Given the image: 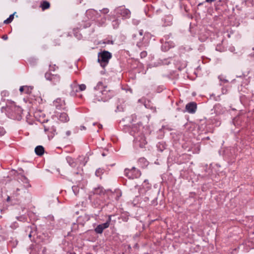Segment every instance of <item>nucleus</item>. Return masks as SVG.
I'll use <instances>...</instances> for the list:
<instances>
[{"instance_id": "obj_23", "label": "nucleus", "mask_w": 254, "mask_h": 254, "mask_svg": "<svg viewBox=\"0 0 254 254\" xmlns=\"http://www.w3.org/2000/svg\"><path fill=\"white\" fill-rule=\"evenodd\" d=\"M104 173L103 169L99 168L96 171L95 175L97 177H100Z\"/></svg>"}, {"instance_id": "obj_10", "label": "nucleus", "mask_w": 254, "mask_h": 254, "mask_svg": "<svg viewBox=\"0 0 254 254\" xmlns=\"http://www.w3.org/2000/svg\"><path fill=\"white\" fill-rule=\"evenodd\" d=\"M197 109V104L194 102H191L188 103L186 106V111L190 114H194Z\"/></svg>"}, {"instance_id": "obj_1", "label": "nucleus", "mask_w": 254, "mask_h": 254, "mask_svg": "<svg viewBox=\"0 0 254 254\" xmlns=\"http://www.w3.org/2000/svg\"><path fill=\"white\" fill-rule=\"evenodd\" d=\"M106 86L101 81L97 83L94 87V100L97 101L106 102L114 95L113 91L107 90Z\"/></svg>"}, {"instance_id": "obj_22", "label": "nucleus", "mask_w": 254, "mask_h": 254, "mask_svg": "<svg viewBox=\"0 0 254 254\" xmlns=\"http://www.w3.org/2000/svg\"><path fill=\"white\" fill-rule=\"evenodd\" d=\"M138 162L142 163L144 166H147L148 165V161L144 158H140L138 160Z\"/></svg>"}, {"instance_id": "obj_4", "label": "nucleus", "mask_w": 254, "mask_h": 254, "mask_svg": "<svg viewBox=\"0 0 254 254\" xmlns=\"http://www.w3.org/2000/svg\"><path fill=\"white\" fill-rule=\"evenodd\" d=\"M125 175L128 179H133L139 177L141 175L140 171L135 167L131 169H126L125 170Z\"/></svg>"}, {"instance_id": "obj_25", "label": "nucleus", "mask_w": 254, "mask_h": 254, "mask_svg": "<svg viewBox=\"0 0 254 254\" xmlns=\"http://www.w3.org/2000/svg\"><path fill=\"white\" fill-rule=\"evenodd\" d=\"M86 86L84 84H81L78 85L79 92L84 91L86 89Z\"/></svg>"}, {"instance_id": "obj_38", "label": "nucleus", "mask_w": 254, "mask_h": 254, "mask_svg": "<svg viewBox=\"0 0 254 254\" xmlns=\"http://www.w3.org/2000/svg\"><path fill=\"white\" fill-rule=\"evenodd\" d=\"M117 110L120 112L123 111L124 110L122 107H120L119 106L117 107Z\"/></svg>"}, {"instance_id": "obj_45", "label": "nucleus", "mask_w": 254, "mask_h": 254, "mask_svg": "<svg viewBox=\"0 0 254 254\" xmlns=\"http://www.w3.org/2000/svg\"><path fill=\"white\" fill-rule=\"evenodd\" d=\"M38 112H35V115L34 116H35V117L37 118V117L38 116Z\"/></svg>"}, {"instance_id": "obj_9", "label": "nucleus", "mask_w": 254, "mask_h": 254, "mask_svg": "<svg viewBox=\"0 0 254 254\" xmlns=\"http://www.w3.org/2000/svg\"><path fill=\"white\" fill-rule=\"evenodd\" d=\"M54 106H55L56 108L58 110L64 109H65V102L62 98H57L53 102Z\"/></svg>"}, {"instance_id": "obj_6", "label": "nucleus", "mask_w": 254, "mask_h": 254, "mask_svg": "<svg viewBox=\"0 0 254 254\" xmlns=\"http://www.w3.org/2000/svg\"><path fill=\"white\" fill-rule=\"evenodd\" d=\"M115 12L117 14L120 15L123 17V18H128L130 16V11L128 9L123 6L117 7L115 9Z\"/></svg>"}, {"instance_id": "obj_43", "label": "nucleus", "mask_w": 254, "mask_h": 254, "mask_svg": "<svg viewBox=\"0 0 254 254\" xmlns=\"http://www.w3.org/2000/svg\"><path fill=\"white\" fill-rule=\"evenodd\" d=\"M67 160L69 163V161H72V159L71 158H67Z\"/></svg>"}, {"instance_id": "obj_47", "label": "nucleus", "mask_w": 254, "mask_h": 254, "mask_svg": "<svg viewBox=\"0 0 254 254\" xmlns=\"http://www.w3.org/2000/svg\"><path fill=\"white\" fill-rule=\"evenodd\" d=\"M81 127V129H85V127H84V126H82Z\"/></svg>"}, {"instance_id": "obj_31", "label": "nucleus", "mask_w": 254, "mask_h": 254, "mask_svg": "<svg viewBox=\"0 0 254 254\" xmlns=\"http://www.w3.org/2000/svg\"><path fill=\"white\" fill-rule=\"evenodd\" d=\"M9 93L6 91H3L1 92V95L2 96H8Z\"/></svg>"}, {"instance_id": "obj_46", "label": "nucleus", "mask_w": 254, "mask_h": 254, "mask_svg": "<svg viewBox=\"0 0 254 254\" xmlns=\"http://www.w3.org/2000/svg\"><path fill=\"white\" fill-rule=\"evenodd\" d=\"M136 34H134L132 35V38L133 39H135V38L136 37Z\"/></svg>"}, {"instance_id": "obj_11", "label": "nucleus", "mask_w": 254, "mask_h": 254, "mask_svg": "<svg viewBox=\"0 0 254 254\" xmlns=\"http://www.w3.org/2000/svg\"><path fill=\"white\" fill-rule=\"evenodd\" d=\"M58 119L62 122L66 123L69 120V118L67 114L65 113H61L58 116Z\"/></svg>"}, {"instance_id": "obj_40", "label": "nucleus", "mask_w": 254, "mask_h": 254, "mask_svg": "<svg viewBox=\"0 0 254 254\" xmlns=\"http://www.w3.org/2000/svg\"><path fill=\"white\" fill-rule=\"evenodd\" d=\"M216 0H205L206 2L211 3L212 2H213L215 1Z\"/></svg>"}, {"instance_id": "obj_29", "label": "nucleus", "mask_w": 254, "mask_h": 254, "mask_svg": "<svg viewBox=\"0 0 254 254\" xmlns=\"http://www.w3.org/2000/svg\"><path fill=\"white\" fill-rule=\"evenodd\" d=\"M5 133L4 129L2 127H0V136L3 135Z\"/></svg>"}, {"instance_id": "obj_7", "label": "nucleus", "mask_w": 254, "mask_h": 254, "mask_svg": "<svg viewBox=\"0 0 254 254\" xmlns=\"http://www.w3.org/2000/svg\"><path fill=\"white\" fill-rule=\"evenodd\" d=\"M111 221V216L109 215L107 221L103 224L98 225L94 229L95 232L97 234H102L103 230L108 228Z\"/></svg>"}, {"instance_id": "obj_36", "label": "nucleus", "mask_w": 254, "mask_h": 254, "mask_svg": "<svg viewBox=\"0 0 254 254\" xmlns=\"http://www.w3.org/2000/svg\"><path fill=\"white\" fill-rule=\"evenodd\" d=\"M167 45H168V43H165L163 46H162V49L164 48V47H165V50H167L168 49L166 48V47L167 46Z\"/></svg>"}, {"instance_id": "obj_26", "label": "nucleus", "mask_w": 254, "mask_h": 254, "mask_svg": "<svg viewBox=\"0 0 254 254\" xmlns=\"http://www.w3.org/2000/svg\"><path fill=\"white\" fill-rule=\"evenodd\" d=\"M72 190L75 195H77L79 192V189L77 186H73L72 187Z\"/></svg>"}, {"instance_id": "obj_39", "label": "nucleus", "mask_w": 254, "mask_h": 254, "mask_svg": "<svg viewBox=\"0 0 254 254\" xmlns=\"http://www.w3.org/2000/svg\"><path fill=\"white\" fill-rule=\"evenodd\" d=\"M65 134H66V136H69V135H70V134H71V132H70V131L68 130V131H67L65 132Z\"/></svg>"}, {"instance_id": "obj_20", "label": "nucleus", "mask_w": 254, "mask_h": 254, "mask_svg": "<svg viewBox=\"0 0 254 254\" xmlns=\"http://www.w3.org/2000/svg\"><path fill=\"white\" fill-rule=\"evenodd\" d=\"M120 23V21L118 19L113 20L112 22V26L114 29L117 28Z\"/></svg>"}, {"instance_id": "obj_3", "label": "nucleus", "mask_w": 254, "mask_h": 254, "mask_svg": "<svg viewBox=\"0 0 254 254\" xmlns=\"http://www.w3.org/2000/svg\"><path fill=\"white\" fill-rule=\"evenodd\" d=\"M45 77L47 80H49L53 85H58L61 81V77L59 74H54L50 72H46Z\"/></svg>"}, {"instance_id": "obj_21", "label": "nucleus", "mask_w": 254, "mask_h": 254, "mask_svg": "<svg viewBox=\"0 0 254 254\" xmlns=\"http://www.w3.org/2000/svg\"><path fill=\"white\" fill-rule=\"evenodd\" d=\"M14 18V14L10 15L8 18L4 21V23L9 24L10 23Z\"/></svg>"}, {"instance_id": "obj_44", "label": "nucleus", "mask_w": 254, "mask_h": 254, "mask_svg": "<svg viewBox=\"0 0 254 254\" xmlns=\"http://www.w3.org/2000/svg\"><path fill=\"white\" fill-rule=\"evenodd\" d=\"M2 38L4 40H6L7 39V36H3Z\"/></svg>"}, {"instance_id": "obj_8", "label": "nucleus", "mask_w": 254, "mask_h": 254, "mask_svg": "<svg viewBox=\"0 0 254 254\" xmlns=\"http://www.w3.org/2000/svg\"><path fill=\"white\" fill-rule=\"evenodd\" d=\"M86 15L89 20L93 21L98 18L99 13L93 9H89L86 10Z\"/></svg>"}, {"instance_id": "obj_19", "label": "nucleus", "mask_w": 254, "mask_h": 254, "mask_svg": "<svg viewBox=\"0 0 254 254\" xmlns=\"http://www.w3.org/2000/svg\"><path fill=\"white\" fill-rule=\"evenodd\" d=\"M33 87L30 86H24V93L30 94L33 89Z\"/></svg>"}, {"instance_id": "obj_13", "label": "nucleus", "mask_w": 254, "mask_h": 254, "mask_svg": "<svg viewBox=\"0 0 254 254\" xmlns=\"http://www.w3.org/2000/svg\"><path fill=\"white\" fill-rule=\"evenodd\" d=\"M35 152L37 155L41 156L44 153V148L42 146H37L35 148Z\"/></svg>"}, {"instance_id": "obj_37", "label": "nucleus", "mask_w": 254, "mask_h": 254, "mask_svg": "<svg viewBox=\"0 0 254 254\" xmlns=\"http://www.w3.org/2000/svg\"><path fill=\"white\" fill-rule=\"evenodd\" d=\"M143 30H140L139 31L138 34H139V36H140V37H142V35H143Z\"/></svg>"}, {"instance_id": "obj_52", "label": "nucleus", "mask_w": 254, "mask_h": 254, "mask_svg": "<svg viewBox=\"0 0 254 254\" xmlns=\"http://www.w3.org/2000/svg\"><path fill=\"white\" fill-rule=\"evenodd\" d=\"M145 199H146V200H147V199H148L147 197H145Z\"/></svg>"}, {"instance_id": "obj_18", "label": "nucleus", "mask_w": 254, "mask_h": 254, "mask_svg": "<svg viewBox=\"0 0 254 254\" xmlns=\"http://www.w3.org/2000/svg\"><path fill=\"white\" fill-rule=\"evenodd\" d=\"M90 25H91L90 21L83 22V23L80 26L79 28L80 29L86 28L90 27Z\"/></svg>"}, {"instance_id": "obj_50", "label": "nucleus", "mask_w": 254, "mask_h": 254, "mask_svg": "<svg viewBox=\"0 0 254 254\" xmlns=\"http://www.w3.org/2000/svg\"><path fill=\"white\" fill-rule=\"evenodd\" d=\"M31 237V235L30 234L29 235V237H30V238Z\"/></svg>"}, {"instance_id": "obj_5", "label": "nucleus", "mask_w": 254, "mask_h": 254, "mask_svg": "<svg viewBox=\"0 0 254 254\" xmlns=\"http://www.w3.org/2000/svg\"><path fill=\"white\" fill-rule=\"evenodd\" d=\"M146 144L147 141L142 134L136 136L134 139V145L136 147L144 148Z\"/></svg>"}, {"instance_id": "obj_30", "label": "nucleus", "mask_w": 254, "mask_h": 254, "mask_svg": "<svg viewBox=\"0 0 254 254\" xmlns=\"http://www.w3.org/2000/svg\"><path fill=\"white\" fill-rule=\"evenodd\" d=\"M109 10L107 8H103L101 10V12L104 14H107L109 12Z\"/></svg>"}, {"instance_id": "obj_41", "label": "nucleus", "mask_w": 254, "mask_h": 254, "mask_svg": "<svg viewBox=\"0 0 254 254\" xmlns=\"http://www.w3.org/2000/svg\"><path fill=\"white\" fill-rule=\"evenodd\" d=\"M19 190H20L19 189H16V192H15L16 195H17L19 194V193H18V191H19Z\"/></svg>"}, {"instance_id": "obj_27", "label": "nucleus", "mask_w": 254, "mask_h": 254, "mask_svg": "<svg viewBox=\"0 0 254 254\" xmlns=\"http://www.w3.org/2000/svg\"><path fill=\"white\" fill-rule=\"evenodd\" d=\"M58 68V67L55 64L50 65V70L52 71H55Z\"/></svg>"}, {"instance_id": "obj_34", "label": "nucleus", "mask_w": 254, "mask_h": 254, "mask_svg": "<svg viewBox=\"0 0 254 254\" xmlns=\"http://www.w3.org/2000/svg\"><path fill=\"white\" fill-rule=\"evenodd\" d=\"M19 91L21 93H22V92L24 93V86H21L20 87Z\"/></svg>"}, {"instance_id": "obj_16", "label": "nucleus", "mask_w": 254, "mask_h": 254, "mask_svg": "<svg viewBox=\"0 0 254 254\" xmlns=\"http://www.w3.org/2000/svg\"><path fill=\"white\" fill-rule=\"evenodd\" d=\"M105 190L102 187L95 188L94 190V193L95 194L102 195L104 194Z\"/></svg>"}, {"instance_id": "obj_35", "label": "nucleus", "mask_w": 254, "mask_h": 254, "mask_svg": "<svg viewBox=\"0 0 254 254\" xmlns=\"http://www.w3.org/2000/svg\"><path fill=\"white\" fill-rule=\"evenodd\" d=\"M104 43L107 44H113V41L108 40L107 42H104Z\"/></svg>"}, {"instance_id": "obj_33", "label": "nucleus", "mask_w": 254, "mask_h": 254, "mask_svg": "<svg viewBox=\"0 0 254 254\" xmlns=\"http://www.w3.org/2000/svg\"><path fill=\"white\" fill-rule=\"evenodd\" d=\"M132 22L134 25H137L139 24V21L136 19H133Z\"/></svg>"}, {"instance_id": "obj_28", "label": "nucleus", "mask_w": 254, "mask_h": 254, "mask_svg": "<svg viewBox=\"0 0 254 254\" xmlns=\"http://www.w3.org/2000/svg\"><path fill=\"white\" fill-rule=\"evenodd\" d=\"M147 52L146 51H142L140 53V57L141 58H144L147 56Z\"/></svg>"}, {"instance_id": "obj_15", "label": "nucleus", "mask_w": 254, "mask_h": 254, "mask_svg": "<svg viewBox=\"0 0 254 254\" xmlns=\"http://www.w3.org/2000/svg\"><path fill=\"white\" fill-rule=\"evenodd\" d=\"M44 130L46 132H51V137H53V136L55 135V133L56 131V127H47L46 126H44Z\"/></svg>"}, {"instance_id": "obj_24", "label": "nucleus", "mask_w": 254, "mask_h": 254, "mask_svg": "<svg viewBox=\"0 0 254 254\" xmlns=\"http://www.w3.org/2000/svg\"><path fill=\"white\" fill-rule=\"evenodd\" d=\"M22 181L24 183L26 184L25 186L26 187H30V185L29 182V180L25 177H24V176L22 177Z\"/></svg>"}, {"instance_id": "obj_2", "label": "nucleus", "mask_w": 254, "mask_h": 254, "mask_svg": "<svg viewBox=\"0 0 254 254\" xmlns=\"http://www.w3.org/2000/svg\"><path fill=\"white\" fill-rule=\"evenodd\" d=\"M111 58L112 54L111 53L107 51H104L98 53V62L102 67H105L108 64Z\"/></svg>"}, {"instance_id": "obj_42", "label": "nucleus", "mask_w": 254, "mask_h": 254, "mask_svg": "<svg viewBox=\"0 0 254 254\" xmlns=\"http://www.w3.org/2000/svg\"><path fill=\"white\" fill-rule=\"evenodd\" d=\"M69 164H70V166H71L72 167L74 166V163H71V161H69Z\"/></svg>"}, {"instance_id": "obj_51", "label": "nucleus", "mask_w": 254, "mask_h": 254, "mask_svg": "<svg viewBox=\"0 0 254 254\" xmlns=\"http://www.w3.org/2000/svg\"><path fill=\"white\" fill-rule=\"evenodd\" d=\"M145 199H146V200H147V199H148L147 197H145Z\"/></svg>"}, {"instance_id": "obj_49", "label": "nucleus", "mask_w": 254, "mask_h": 254, "mask_svg": "<svg viewBox=\"0 0 254 254\" xmlns=\"http://www.w3.org/2000/svg\"><path fill=\"white\" fill-rule=\"evenodd\" d=\"M253 243L254 244V238L253 239Z\"/></svg>"}, {"instance_id": "obj_17", "label": "nucleus", "mask_w": 254, "mask_h": 254, "mask_svg": "<svg viewBox=\"0 0 254 254\" xmlns=\"http://www.w3.org/2000/svg\"><path fill=\"white\" fill-rule=\"evenodd\" d=\"M50 3L47 1H43V2L41 4V7L43 10L49 8L50 7Z\"/></svg>"}, {"instance_id": "obj_14", "label": "nucleus", "mask_w": 254, "mask_h": 254, "mask_svg": "<svg viewBox=\"0 0 254 254\" xmlns=\"http://www.w3.org/2000/svg\"><path fill=\"white\" fill-rule=\"evenodd\" d=\"M96 22L98 23L99 26L104 25L106 21V18L105 16L100 17V15L99 14L98 18H96Z\"/></svg>"}, {"instance_id": "obj_32", "label": "nucleus", "mask_w": 254, "mask_h": 254, "mask_svg": "<svg viewBox=\"0 0 254 254\" xmlns=\"http://www.w3.org/2000/svg\"><path fill=\"white\" fill-rule=\"evenodd\" d=\"M157 204V199H153L152 201H151V205H154V206H155Z\"/></svg>"}, {"instance_id": "obj_12", "label": "nucleus", "mask_w": 254, "mask_h": 254, "mask_svg": "<svg viewBox=\"0 0 254 254\" xmlns=\"http://www.w3.org/2000/svg\"><path fill=\"white\" fill-rule=\"evenodd\" d=\"M70 87L71 88L70 94L71 95H74L77 92H79L78 84H77L76 81H74L72 84H71Z\"/></svg>"}, {"instance_id": "obj_48", "label": "nucleus", "mask_w": 254, "mask_h": 254, "mask_svg": "<svg viewBox=\"0 0 254 254\" xmlns=\"http://www.w3.org/2000/svg\"><path fill=\"white\" fill-rule=\"evenodd\" d=\"M10 199V197L9 196H8V197L7 198V200L8 201Z\"/></svg>"}]
</instances>
